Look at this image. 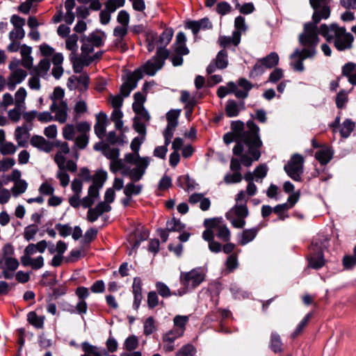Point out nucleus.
I'll return each mask as SVG.
<instances>
[{
    "label": "nucleus",
    "mask_w": 356,
    "mask_h": 356,
    "mask_svg": "<svg viewBox=\"0 0 356 356\" xmlns=\"http://www.w3.org/2000/svg\"><path fill=\"white\" fill-rule=\"evenodd\" d=\"M248 130L241 136V140L234 146L233 153L241 156V162L245 166H250L252 160H258L260 157L259 148L262 145L259 137V128L252 121L247 122Z\"/></svg>",
    "instance_id": "f257e3e1"
},
{
    "label": "nucleus",
    "mask_w": 356,
    "mask_h": 356,
    "mask_svg": "<svg viewBox=\"0 0 356 356\" xmlns=\"http://www.w3.org/2000/svg\"><path fill=\"white\" fill-rule=\"evenodd\" d=\"M142 142L138 138H135L131 143L130 147L132 153H127L124 155V161L127 164H133L134 168H131L129 172V177L131 181H140L146 172V169L151 162V158L148 156L141 157L139 154Z\"/></svg>",
    "instance_id": "f03ea898"
},
{
    "label": "nucleus",
    "mask_w": 356,
    "mask_h": 356,
    "mask_svg": "<svg viewBox=\"0 0 356 356\" xmlns=\"http://www.w3.org/2000/svg\"><path fill=\"white\" fill-rule=\"evenodd\" d=\"M299 43L304 47L302 50L296 49L292 54V58L302 55L303 58H310L316 54V46L319 42L317 26L311 22L304 26L303 31L299 35Z\"/></svg>",
    "instance_id": "7ed1b4c3"
},
{
    "label": "nucleus",
    "mask_w": 356,
    "mask_h": 356,
    "mask_svg": "<svg viewBox=\"0 0 356 356\" xmlns=\"http://www.w3.org/2000/svg\"><path fill=\"white\" fill-rule=\"evenodd\" d=\"M321 34L328 42L334 41L335 47L339 51H343L352 47L354 38L351 33L346 32L343 27L336 24L330 26L322 24L319 30Z\"/></svg>",
    "instance_id": "20e7f679"
},
{
    "label": "nucleus",
    "mask_w": 356,
    "mask_h": 356,
    "mask_svg": "<svg viewBox=\"0 0 356 356\" xmlns=\"http://www.w3.org/2000/svg\"><path fill=\"white\" fill-rule=\"evenodd\" d=\"M94 148L101 151L107 159L111 160L110 169L113 172L120 171L122 175L129 177V172L126 171H130V167L127 165L124 159H119V149L111 147L104 143H97Z\"/></svg>",
    "instance_id": "39448f33"
},
{
    "label": "nucleus",
    "mask_w": 356,
    "mask_h": 356,
    "mask_svg": "<svg viewBox=\"0 0 356 356\" xmlns=\"http://www.w3.org/2000/svg\"><path fill=\"white\" fill-rule=\"evenodd\" d=\"M251 196H246L245 200H238L235 197L236 204L226 213L227 219L236 228H243L245 225V218L249 211L246 203Z\"/></svg>",
    "instance_id": "423d86ee"
},
{
    "label": "nucleus",
    "mask_w": 356,
    "mask_h": 356,
    "mask_svg": "<svg viewBox=\"0 0 356 356\" xmlns=\"http://www.w3.org/2000/svg\"><path fill=\"white\" fill-rule=\"evenodd\" d=\"M115 197V193L113 190L112 188H107L104 195V201L99 202L95 207L89 209L87 220L93 222L104 213L111 211L112 209L111 204L113 202Z\"/></svg>",
    "instance_id": "0eeeda50"
},
{
    "label": "nucleus",
    "mask_w": 356,
    "mask_h": 356,
    "mask_svg": "<svg viewBox=\"0 0 356 356\" xmlns=\"http://www.w3.org/2000/svg\"><path fill=\"white\" fill-rule=\"evenodd\" d=\"M19 65L20 61L18 59L10 60L8 65L10 74L6 78V86L11 91L22 83L28 75L26 70L19 67Z\"/></svg>",
    "instance_id": "6e6552de"
},
{
    "label": "nucleus",
    "mask_w": 356,
    "mask_h": 356,
    "mask_svg": "<svg viewBox=\"0 0 356 356\" xmlns=\"http://www.w3.org/2000/svg\"><path fill=\"white\" fill-rule=\"evenodd\" d=\"M169 51L165 49L159 48L156 55L152 59L149 60L140 69L143 72L154 76L156 72L162 68L164 65L165 60L168 57Z\"/></svg>",
    "instance_id": "1a4fd4ad"
},
{
    "label": "nucleus",
    "mask_w": 356,
    "mask_h": 356,
    "mask_svg": "<svg viewBox=\"0 0 356 356\" xmlns=\"http://www.w3.org/2000/svg\"><path fill=\"white\" fill-rule=\"evenodd\" d=\"M304 159L300 154H294L284 166L287 175L294 181H300L303 172Z\"/></svg>",
    "instance_id": "9d476101"
},
{
    "label": "nucleus",
    "mask_w": 356,
    "mask_h": 356,
    "mask_svg": "<svg viewBox=\"0 0 356 356\" xmlns=\"http://www.w3.org/2000/svg\"><path fill=\"white\" fill-rule=\"evenodd\" d=\"M205 278V273L200 268L181 275V283L188 289H193L200 285Z\"/></svg>",
    "instance_id": "9b49d317"
},
{
    "label": "nucleus",
    "mask_w": 356,
    "mask_h": 356,
    "mask_svg": "<svg viewBox=\"0 0 356 356\" xmlns=\"http://www.w3.org/2000/svg\"><path fill=\"white\" fill-rule=\"evenodd\" d=\"M204 225L207 227L213 228L216 231L217 236L223 241H229L230 239V231L222 222V218L205 219Z\"/></svg>",
    "instance_id": "f8f14e48"
},
{
    "label": "nucleus",
    "mask_w": 356,
    "mask_h": 356,
    "mask_svg": "<svg viewBox=\"0 0 356 356\" xmlns=\"http://www.w3.org/2000/svg\"><path fill=\"white\" fill-rule=\"evenodd\" d=\"M10 23L13 26V29L9 33L10 40H20L25 36L24 26L25 19L18 15H14L10 17Z\"/></svg>",
    "instance_id": "ddd939ff"
},
{
    "label": "nucleus",
    "mask_w": 356,
    "mask_h": 356,
    "mask_svg": "<svg viewBox=\"0 0 356 356\" xmlns=\"http://www.w3.org/2000/svg\"><path fill=\"white\" fill-rule=\"evenodd\" d=\"M49 110L54 113L53 116L55 121L64 124L67 120L69 108L66 102L51 104Z\"/></svg>",
    "instance_id": "4468645a"
},
{
    "label": "nucleus",
    "mask_w": 356,
    "mask_h": 356,
    "mask_svg": "<svg viewBox=\"0 0 356 356\" xmlns=\"http://www.w3.org/2000/svg\"><path fill=\"white\" fill-rule=\"evenodd\" d=\"M244 179L248 182L245 191H241L237 193L238 200H245L246 196H254L257 192V187L254 184V172H248L245 174Z\"/></svg>",
    "instance_id": "2eb2a0df"
},
{
    "label": "nucleus",
    "mask_w": 356,
    "mask_h": 356,
    "mask_svg": "<svg viewBox=\"0 0 356 356\" xmlns=\"http://www.w3.org/2000/svg\"><path fill=\"white\" fill-rule=\"evenodd\" d=\"M142 78V73L140 70H136L131 74L127 81L124 83L120 88L121 95L126 97H128L131 92L137 86V82Z\"/></svg>",
    "instance_id": "dca6fc26"
},
{
    "label": "nucleus",
    "mask_w": 356,
    "mask_h": 356,
    "mask_svg": "<svg viewBox=\"0 0 356 356\" xmlns=\"http://www.w3.org/2000/svg\"><path fill=\"white\" fill-rule=\"evenodd\" d=\"M227 54L225 51L222 50L218 52L214 62L211 63L207 67V72L208 74H211L215 72L216 69L222 70L227 67Z\"/></svg>",
    "instance_id": "f3484780"
},
{
    "label": "nucleus",
    "mask_w": 356,
    "mask_h": 356,
    "mask_svg": "<svg viewBox=\"0 0 356 356\" xmlns=\"http://www.w3.org/2000/svg\"><path fill=\"white\" fill-rule=\"evenodd\" d=\"M4 267L3 268V277L5 279H11L14 276V272L19 267V261L15 257L5 258L3 259Z\"/></svg>",
    "instance_id": "a211bd4d"
},
{
    "label": "nucleus",
    "mask_w": 356,
    "mask_h": 356,
    "mask_svg": "<svg viewBox=\"0 0 356 356\" xmlns=\"http://www.w3.org/2000/svg\"><path fill=\"white\" fill-rule=\"evenodd\" d=\"M108 124L107 115L104 113H99L96 116V123L94 126L95 133L99 138H103L106 133V127Z\"/></svg>",
    "instance_id": "6ab92c4d"
},
{
    "label": "nucleus",
    "mask_w": 356,
    "mask_h": 356,
    "mask_svg": "<svg viewBox=\"0 0 356 356\" xmlns=\"http://www.w3.org/2000/svg\"><path fill=\"white\" fill-rule=\"evenodd\" d=\"M32 48L26 44L21 46V60L20 64L25 68L30 70L33 65V58L31 56Z\"/></svg>",
    "instance_id": "aec40b11"
},
{
    "label": "nucleus",
    "mask_w": 356,
    "mask_h": 356,
    "mask_svg": "<svg viewBox=\"0 0 356 356\" xmlns=\"http://www.w3.org/2000/svg\"><path fill=\"white\" fill-rule=\"evenodd\" d=\"M181 336L182 335H178V332L175 329H172L163 334L162 339L165 351H172L175 349L174 341Z\"/></svg>",
    "instance_id": "412c9836"
},
{
    "label": "nucleus",
    "mask_w": 356,
    "mask_h": 356,
    "mask_svg": "<svg viewBox=\"0 0 356 356\" xmlns=\"http://www.w3.org/2000/svg\"><path fill=\"white\" fill-rule=\"evenodd\" d=\"M98 187L91 185L88 191V195L81 199V205L84 208H90L99 196Z\"/></svg>",
    "instance_id": "4be33fe9"
},
{
    "label": "nucleus",
    "mask_w": 356,
    "mask_h": 356,
    "mask_svg": "<svg viewBox=\"0 0 356 356\" xmlns=\"http://www.w3.org/2000/svg\"><path fill=\"white\" fill-rule=\"evenodd\" d=\"M234 27L236 31L232 35L233 44L234 45H238L241 41V33L245 32L247 29L245 19L241 16L236 17L234 20Z\"/></svg>",
    "instance_id": "5701e85b"
},
{
    "label": "nucleus",
    "mask_w": 356,
    "mask_h": 356,
    "mask_svg": "<svg viewBox=\"0 0 356 356\" xmlns=\"http://www.w3.org/2000/svg\"><path fill=\"white\" fill-rule=\"evenodd\" d=\"M29 131L26 124L17 127L15 130V138L20 147H24L29 138Z\"/></svg>",
    "instance_id": "b1692460"
},
{
    "label": "nucleus",
    "mask_w": 356,
    "mask_h": 356,
    "mask_svg": "<svg viewBox=\"0 0 356 356\" xmlns=\"http://www.w3.org/2000/svg\"><path fill=\"white\" fill-rule=\"evenodd\" d=\"M186 27L191 29L194 34H197L202 29H208L212 27V24L208 18H204L199 21H191L186 24Z\"/></svg>",
    "instance_id": "393cba45"
},
{
    "label": "nucleus",
    "mask_w": 356,
    "mask_h": 356,
    "mask_svg": "<svg viewBox=\"0 0 356 356\" xmlns=\"http://www.w3.org/2000/svg\"><path fill=\"white\" fill-rule=\"evenodd\" d=\"M334 152L329 147H323L315 154L316 159L321 165H325L332 159Z\"/></svg>",
    "instance_id": "a878e982"
},
{
    "label": "nucleus",
    "mask_w": 356,
    "mask_h": 356,
    "mask_svg": "<svg viewBox=\"0 0 356 356\" xmlns=\"http://www.w3.org/2000/svg\"><path fill=\"white\" fill-rule=\"evenodd\" d=\"M70 59L73 64V68L75 72H81L83 66L89 65L92 61L93 58H85L82 56L78 57L76 55H70Z\"/></svg>",
    "instance_id": "bb28decb"
},
{
    "label": "nucleus",
    "mask_w": 356,
    "mask_h": 356,
    "mask_svg": "<svg viewBox=\"0 0 356 356\" xmlns=\"http://www.w3.org/2000/svg\"><path fill=\"white\" fill-rule=\"evenodd\" d=\"M31 144L45 152H49L52 148L51 143L40 136H33L31 139Z\"/></svg>",
    "instance_id": "cd10ccee"
},
{
    "label": "nucleus",
    "mask_w": 356,
    "mask_h": 356,
    "mask_svg": "<svg viewBox=\"0 0 356 356\" xmlns=\"http://www.w3.org/2000/svg\"><path fill=\"white\" fill-rule=\"evenodd\" d=\"M186 40V35L183 32L177 33L175 43V50L179 55H186L189 52L185 45Z\"/></svg>",
    "instance_id": "c85d7f7f"
},
{
    "label": "nucleus",
    "mask_w": 356,
    "mask_h": 356,
    "mask_svg": "<svg viewBox=\"0 0 356 356\" xmlns=\"http://www.w3.org/2000/svg\"><path fill=\"white\" fill-rule=\"evenodd\" d=\"M24 266H31L34 270H38L44 266V257L38 256L36 258L28 257L26 259H21Z\"/></svg>",
    "instance_id": "c756f323"
},
{
    "label": "nucleus",
    "mask_w": 356,
    "mask_h": 356,
    "mask_svg": "<svg viewBox=\"0 0 356 356\" xmlns=\"http://www.w3.org/2000/svg\"><path fill=\"white\" fill-rule=\"evenodd\" d=\"M330 14V8L323 6L322 8L319 7L318 8L314 9V13L313 14V22L312 24H315L317 26V24L320 22L321 19H327L329 17Z\"/></svg>",
    "instance_id": "7c9ffc66"
},
{
    "label": "nucleus",
    "mask_w": 356,
    "mask_h": 356,
    "mask_svg": "<svg viewBox=\"0 0 356 356\" xmlns=\"http://www.w3.org/2000/svg\"><path fill=\"white\" fill-rule=\"evenodd\" d=\"M44 318V316H38L35 312H30L27 314V321L37 329L43 327Z\"/></svg>",
    "instance_id": "2f4dec72"
},
{
    "label": "nucleus",
    "mask_w": 356,
    "mask_h": 356,
    "mask_svg": "<svg viewBox=\"0 0 356 356\" xmlns=\"http://www.w3.org/2000/svg\"><path fill=\"white\" fill-rule=\"evenodd\" d=\"M27 97V91L24 87H20L15 92L14 98L15 106H20L26 108V98Z\"/></svg>",
    "instance_id": "473e14b6"
},
{
    "label": "nucleus",
    "mask_w": 356,
    "mask_h": 356,
    "mask_svg": "<svg viewBox=\"0 0 356 356\" xmlns=\"http://www.w3.org/2000/svg\"><path fill=\"white\" fill-rule=\"evenodd\" d=\"M173 35V31L171 29H166L161 35L159 40L156 41L157 49L159 48L164 49L171 41Z\"/></svg>",
    "instance_id": "72a5a7b5"
},
{
    "label": "nucleus",
    "mask_w": 356,
    "mask_h": 356,
    "mask_svg": "<svg viewBox=\"0 0 356 356\" xmlns=\"http://www.w3.org/2000/svg\"><path fill=\"white\" fill-rule=\"evenodd\" d=\"M188 321L186 316H176L174 318V329L178 332V335H183L185 331V326Z\"/></svg>",
    "instance_id": "f704fd0d"
},
{
    "label": "nucleus",
    "mask_w": 356,
    "mask_h": 356,
    "mask_svg": "<svg viewBox=\"0 0 356 356\" xmlns=\"http://www.w3.org/2000/svg\"><path fill=\"white\" fill-rule=\"evenodd\" d=\"M78 40L79 37L76 34L69 35L65 40V48L71 51L70 55H76L79 49Z\"/></svg>",
    "instance_id": "c9c22d12"
},
{
    "label": "nucleus",
    "mask_w": 356,
    "mask_h": 356,
    "mask_svg": "<svg viewBox=\"0 0 356 356\" xmlns=\"http://www.w3.org/2000/svg\"><path fill=\"white\" fill-rule=\"evenodd\" d=\"M27 188L28 183L24 179H23L15 182L10 191L12 192L13 196L17 197L19 195L24 193L26 191Z\"/></svg>",
    "instance_id": "e433bc0d"
},
{
    "label": "nucleus",
    "mask_w": 356,
    "mask_h": 356,
    "mask_svg": "<svg viewBox=\"0 0 356 356\" xmlns=\"http://www.w3.org/2000/svg\"><path fill=\"white\" fill-rule=\"evenodd\" d=\"M82 45L81 47V56L85 58H92L90 54L92 52L94 46L90 43V41L86 38V36H83L81 39Z\"/></svg>",
    "instance_id": "4c0bfd02"
},
{
    "label": "nucleus",
    "mask_w": 356,
    "mask_h": 356,
    "mask_svg": "<svg viewBox=\"0 0 356 356\" xmlns=\"http://www.w3.org/2000/svg\"><path fill=\"white\" fill-rule=\"evenodd\" d=\"M132 182L127 184L124 188V193L127 197H131L132 195H139L143 189V186L141 184H135Z\"/></svg>",
    "instance_id": "58836bf2"
},
{
    "label": "nucleus",
    "mask_w": 356,
    "mask_h": 356,
    "mask_svg": "<svg viewBox=\"0 0 356 356\" xmlns=\"http://www.w3.org/2000/svg\"><path fill=\"white\" fill-rule=\"evenodd\" d=\"M355 127V124L353 121L350 119H346L343 122V123L340 126V134L342 137L347 138L348 137L351 132L354 130Z\"/></svg>",
    "instance_id": "ea45409f"
},
{
    "label": "nucleus",
    "mask_w": 356,
    "mask_h": 356,
    "mask_svg": "<svg viewBox=\"0 0 356 356\" xmlns=\"http://www.w3.org/2000/svg\"><path fill=\"white\" fill-rule=\"evenodd\" d=\"M25 108L16 106L8 111V121L10 120L13 122H18L22 117L23 111Z\"/></svg>",
    "instance_id": "a19ab883"
},
{
    "label": "nucleus",
    "mask_w": 356,
    "mask_h": 356,
    "mask_svg": "<svg viewBox=\"0 0 356 356\" xmlns=\"http://www.w3.org/2000/svg\"><path fill=\"white\" fill-rule=\"evenodd\" d=\"M279 56L275 52H271L266 57L261 59L266 68H272L276 66L279 63Z\"/></svg>",
    "instance_id": "79ce46f5"
},
{
    "label": "nucleus",
    "mask_w": 356,
    "mask_h": 356,
    "mask_svg": "<svg viewBox=\"0 0 356 356\" xmlns=\"http://www.w3.org/2000/svg\"><path fill=\"white\" fill-rule=\"evenodd\" d=\"M181 113L180 109H172L166 114V118L168 126L177 127L178 125V118Z\"/></svg>",
    "instance_id": "37998d69"
},
{
    "label": "nucleus",
    "mask_w": 356,
    "mask_h": 356,
    "mask_svg": "<svg viewBox=\"0 0 356 356\" xmlns=\"http://www.w3.org/2000/svg\"><path fill=\"white\" fill-rule=\"evenodd\" d=\"M107 179V173L104 170L97 171L93 178L92 186H95L99 188H102L104 184Z\"/></svg>",
    "instance_id": "c03bdc74"
},
{
    "label": "nucleus",
    "mask_w": 356,
    "mask_h": 356,
    "mask_svg": "<svg viewBox=\"0 0 356 356\" xmlns=\"http://www.w3.org/2000/svg\"><path fill=\"white\" fill-rule=\"evenodd\" d=\"M225 111L227 116L232 118L238 115L240 111V108L236 102L234 100H229L227 102Z\"/></svg>",
    "instance_id": "a18cd8bd"
},
{
    "label": "nucleus",
    "mask_w": 356,
    "mask_h": 356,
    "mask_svg": "<svg viewBox=\"0 0 356 356\" xmlns=\"http://www.w3.org/2000/svg\"><path fill=\"white\" fill-rule=\"evenodd\" d=\"M123 113L120 108L114 109L113 111L111 118V120L115 123V127L117 129L122 130L123 127V121L122 118Z\"/></svg>",
    "instance_id": "49530a36"
},
{
    "label": "nucleus",
    "mask_w": 356,
    "mask_h": 356,
    "mask_svg": "<svg viewBox=\"0 0 356 356\" xmlns=\"http://www.w3.org/2000/svg\"><path fill=\"white\" fill-rule=\"evenodd\" d=\"M185 227V225L179 220L175 218L167 221L166 229L168 232H181Z\"/></svg>",
    "instance_id": "de8ad7c7"
},
{
    "label": "nucleus",
    "mask_w": 356,
    "mask_h": 356,
    "mask_svg": "<svg viewBox=\"0 0 356 356\" xmlns=\"http://www.w3.org/2000/svg\"><path fill=\"white\" fill-rule=\"evenodd\" d=\"M65 96L64 90L60 87H56L54 88V92L50 95V99L51 100V104L65 102L63 100V97Z\"/></svg>",
    "instance_id": "09e8293b"
},
{
    "label": "nucleus",
    "mask_w": 356,
    "mask_h": 356,
    "mask_svg": "<svg viewBox=\"0 0 356 356\" xmlns=\"http://www.w3.org/2000/svg\"><path fill=\"white\" fill-rule=\"evenodd\" d=\"M76 133V127L72 124H65L62 129V134L65 139L72 140Z\"/></svg>",
    "instance_id": "8fccbe9b"
},
{
    "label": "nucleus",
    "mask_w": 356,
    "mask_h": 356,
    "mask_svg": "<svg viewBox=\"0 0 356 356\" xmlns=\"http://www.w3.org/2000/svg\"><path fill=\"white\" fill-rule=\"evenodd\" d=\"M309 264L311 268L314 269H318L323 266L325 265V260L321 252L316 256H312L309 259Z\"/></svg>",
    "instance_id": "3c124183"
},
{
    "label": "nucleus",
    "mask_w": 356,
    "mask_h": 356,
    "mask_svg": "<svg viewBox=\"0 0 356 356\" xmlns=\"http://www.w3.org/2000/svg\"><path fill=\"white\" fill-rule=\"evenodd\" d=\"M17 147L11 142H4L0 146V152L2 155L14 154Z\"/></svg>",
    "instance_id": "603ef678"
},
{
    "label": "nucleus",
    "mask_w": 356,
    "mask_h": 356,
    "mask_svg": "<svg viewBox=\"0 0 356 356\" xmlns=\"http://www.w3.org/2000/svg\"><path fill=\"white\" fill-rule=\"evenodd\" d=\"M124 348L128 351L135 350L138 346V339L135 335L127 337L124 342Z\"/></svg>",
    "instance_id": "864d4df0"
},
{
    "label": "nucleus",
    "mask_w": 356,
    "mask_h": 356,
    "mask_svg": "<svg viewBox=\"0 0 356 356\" xmlns=\"http://www.w3.org/2000/svg\"><path fill=\"white\" fill-rule=\"evenodd\" d=\"M290 58L291 60V65L293 68L294 70L298 72H302L305 70L303 65V58L302 55H298L294 58H292V54L290 56Z\"/></svg>",
    "instance_id": "5fc2aeb1"
},
{
    "label": "nucleus",
    "mask_w": 356,
    "mask_h": 356,
    "mask_svg": "<svg viewBox=\"0 0 356 356\" xmlns=\"http://www.w3.org/2000/svg\"><path fill=\"white\" fill-rule=\"evenodd\" d=\"M270 347L275 353L282 350V341L278 334L274 332L271 334Z\"/></svg>",
    "instance_id": "6e6d98bb"
},
{
    "label": "nucleus",
    "mask_w": 356,
    "mask_h": 356,
    "mask_svg": "<svg viewBox=\"0 0 356 356\" xmlns=\"http://www.w3.org/2000/svg\"><path fill=\"white\" fill-rule=\"evenodd\" d=\"M257 230L254 228L245 229L243 232L242 239L241 241V245H245L252 241L257 235Z\"/></svg>",
    "instance_id": "4d7b16f0"
},
{
    "label": "nucleus",
    "mask_w": 356,
    "mask_h": 356,
    "mask_svg": "<svg viewBox=\"0 0 356 356\" xmlns=\"http://www.w3.org/2000/svg\"><path fill=\"white\" fill-rule=\"evenodd\" d=\"M312 314H307L304 318L300 322V323L297 325L295 331L293 332L291 337L293 338H295L298 337L302 331L304 330V328L307 326L308 324L309 321L312 318Z\"/></svg>",
    "instance_id": "13d9d810"
},
{
    "label": "nucleus",
    "mask_w": 356,
    "mask_h": 356,
    "mask_svg": "<svg viewBox=\"0 0 356 356\" xmlns=\"http://www.w3.org/2000/svg\"><path fill=\"white\" fill-rule=\"evenodd\" d=\"M195 353V348L191 344L181 347L176 353V356H193Z\"/></svg>",
    "instance_id": "bf43d9fd"
},
{
    "label": "nucleus",
    "mask_w": 356,
    "mask_h": 356,
    "mask_svg": "<svg viewBox=\"0 0 356 356\" xmlns=\"http://www.w3.org/2000/svg\"><path fill=\"white\" fill-rule=\"evenodd\" d=\"M268 168L266 165H260L254 170V181H261V180L266 176Z\"/></svg>",
    "instance_id": "052dcab7"
},
{
    "label": "nucleus",
    "mask_w": 356,
    "mask_h": 356,
    "mask_svg": "<svg viewBox=\"0 0 356 356\" xmlns=\"http://www.w3.org/2000/svg\"><path fill=\"white\" fill-rule=\"evenodd\" d=\"M38 231V228L37 225H31L25 227L24 232V237L27 241H29L33 239L35 235L37 234Z\"/></svg>",
    "instance_id": "680f3d73"
},
{
    "label": "nucleus",
    "mask_w": 356,
    "mask_h": 356,
    "mask_svg": "<svg viewBox=\"0 0 356 356\" xmlns=\"http://www.w3.org/2000/svg\"><path fill=\"white\" fill-rule=\"evenodd\" d=\"M15 164V161L13 158H3L0 161V172H6L12 168Z\"/></svg>",
    "instance_id": "e2e57ef3"
},
{
    "label": "nucleus",
    "mask_w": 356,
    "mask_h": 356,
    "mask_svg": "<svg viewBox=\"0 0 356 356\" xmlns=\"http://www.w3.org/2000/svg\"><path fill=\"white\" fill-rule=\"evenodd\" d=\"M343 266L346 270H351L356 266V258L353 255L347 254L343 257Z\"/></svg>",
    "instance_id": "0e129e2a"
},
{
    "label": "nucleus",
    "mask_w": 356,
    "mask_h": 356,
    "mask_svg": "<svg viewBox=\"0 0 356 356\" xmlns=\"http://www.w3.org/2000/svg\"><path fill=\"white\" fill-rule=\"evenodd\" d=\"M28 86L33 90H40L41 89V82L38 74L32 75L28 80Z\"/></svg>",
    "instance_id": "69168bd1"
},
{
    "label": "nucleus",
    "mask_w": 356,
    "mask_h": 356,
    "mask_svg": "<svg viewBox=\"0 0 356 356\" xmlns=\"http://www.w3.org/2000/svg\"><path fill=\"white\" fill-rule=\"evenodd\" d=\"M56 177L59 179L63 187H66L70 183V176L65 169H60L56 172Z\"/></svg>",
    "instance_id": "338daca9"
},
{
    "label": "nucleus",
    "mask_w": 356,
    "mask_h": 356,
    "mask_svg": "<svg viewBox=\"0 0 356 356\" xmlns=\"http://www.w3.org/2000/svg\"><path fill=\"white\" fill-rule=\"evenodd\" d=\"M82 348L88 356H102L97 347L92 346L87 342L82 343Z\"/></svg>",
    "instance_id": "774afa93"
}]
</instances>
